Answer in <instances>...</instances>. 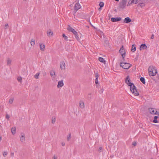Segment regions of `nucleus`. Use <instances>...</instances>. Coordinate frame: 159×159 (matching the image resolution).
<instances>
[{
    "mask_svg": "<svg viewBox=\"0 0 159 159\" xmlns=\"http://www.w3.org/2000/svg\"><path fill=\"white\" fill-rule=\"evenodd\" d=\"M71 138V134H69L67 136V140L69 141L70 140Z\"/></svg>",
    "mask_w": 159,
    "mask_h": 159,
    "instance_id": "obj_26",
    "label": "nucleus"
},
{
    "mask_svg": "<svg viewBox=\"0 0 159 159\" xmlns=\"http://www.w3.org/2000/svg\"><path fill=\"white\" fill-rule=\"evenodd\" d=\"M136 50V47L134 44L132 45L131 47V51L132 52H135Z\"/></svg>",
    "mask_w": 159,
    "mask_h": 159,
    "instance_id": "obj_19",
    "label": "nucleus"
},
{
    "mask_svg": "<svg viewBox=\"0 0 159 159\" xmlns=\"http://www.w3.org/2000/svg\"><path fill=\"white\" fill-rule=\"evenodd\" d=\"M30 44L31 46H34L35 44V40L32 39L30 42Z\"/></svg>",
    "mask_w": 159,
    "mask_h": 159,
    "instance_id": "obj_24",
    "label": "nucleus"
},
{
    "mask_svg": "<svg viewBox=\"0 0 159 159\" xmlns=\"http://www.w3.org/2000/svg\"><path fill=\"white\" fill-rule=\"evenodd\" d=\"M157 115H159V111L158 112H157Z\"/></svg>",
    "mask_w": 159,
    "mask_h": 159,
    "instance_id": "obj_53",
    "label": "nucleus"
},
{
    "mask_svg": "<svg viewBox=\"0 0 159 159\" xmlns=\"http://www.w3.org/2000/svg\"><path fill=\"white\" fill-rule=\"evenodd\" d=\"M20 134L21 135V137H20V141L22 142L25 141V137L24 134L23 133H21Z\"/></svg>",
    "mask_w": 159,
    "mask_h": 159,
    "instance_id": "obj_13",
    "label": "nucleus"
},
{
    "mask_svg": "<svg viewBox=\"0 0 159 159\" xmlns=\"http://www.w3.org/2000/svg\"><path fill=\"white\" fill-rule=\"evenodd\" d=\"M74 34L75 35H75H76V34H77V32H76V31H75V33H74Z\"/></svg>",
    "mask_w": 159,
    "mask_h": 159,
    "instance_id": "obj_45",
    "label": "nucleus"
},
{
    "mask_svg": "<svg viewBox=\"0 0 159 159\" xmlns=\"http://www.w3.org/2000/svg\"><path fill=\"white\" fill-rule=\"evenodd\" d=\"M46 75V73L45 72H44L43 74V76H45Z\"/></svg>",
    "mask_w": 159,
    "mask_h": 159,
    "instance_id": "obj_47",
    "label": "nucleus"
},
{
    "mask_svg": "<svg viewBox=\"0 0 159 159\" xmlns=\"http://www.w3.org/2000/svg\"><path fill=\"white\" fill-rule=\"evenodd\" d=\"M95 84H97L98 83V80L95 79Z\"/></svg>",
    "mask_w": 159,
    "mask_h": 159,
    "instance_id": "obj_41",
    "label": "nucleus"
},
{
    "mask_svg": "<svg viewBox=\"0 0 159 159\" xmlns=\"http://www.w3.org/2000/svg\"><path fill=\"white\" fill-rule=\"evenodd\" d=\"M99 6L100 7H102L104 6V3L103 2H100L99 3Z\"/></svg>",
    "mask_w": 159,
    "mask_h": 159,
    "instance_id": "obj_34",
    "label": "nucleus"
},
{
    "mask_svg": "<svg viewBox=\"0 0 159 159\" xmlns=\"http://www.w3.org/2000/svg\"><path fill=\"white\" fill-rule=\"evenodd\" d=\"M22 78L21 77H19L17 78L18 81L20 83H21L22 82Z\"/></svg>",
    "mask_w": 159,
    "mask_h": 159,
    "instance_id": "obj_31",
    "label": "nucleus"
},
{
    "mask_svg": "<svg viewBox=\"0 0 159 159\" xmlns=\"http://www.w3.org/2000/svg\"><path fill=\"white\" fill-rule=\"evenodd\" d=\"M9 116L7 114H6V118L9 120Z\"/></svg>",
    "mask_w": 159,
    "mask_h": 159,
    "instance_id": "obj_37",
    "label": "nucleus"
},
{
    "mask_svg": "<svg viewBox=\"0 0 159 159\" xmlns=\"http://www.w3.org/2000/svg\"><path fill=\"white\" fill-rule=\"evenodd\" d=\"M11 132L12 134H14L16 133V128L12 127L11 129Z\"/></svg>",
    "mask_w": 159,
    "mask_h": 159,
    "instance_id": "obj_22",
    "label": "nucleus"
},
{
    "mask_svg": "<svg viewBox=\"0 0 159 159\" xmlns=\"http://www.w3.org/2000/svg\"><path fill=\"white\" fill-rule=\"evenodd\" d=\"M39 47L40 50L41 51H44L45 48V45L44 44L40 43H39Z\"/></svg>",
    "mask_w": 159,
    "mask_h": 159,
    "instance_id": "obj_17",
    "label": "nucleus"
},
{
    "mask_svg": "<svg viewBox=\"0 0 159 159\" xmlns=\"http://www.w3.org/2000/svg\"><path fill=\"white\" fill-rule=\"evenodd\" d=\"M50 75L53 79H54L56 77V75L54 70H53L51 72H50Z\"/></svg>",
    "mask_w": 159,
    "mask_h": 159,
    "instance_id": "obj_16",
    "label": "nucleus"
},
{
    "mask_svg": "<svg viewBox=\"0 0 159 159\" xmlns=\"http://www.w3.org/2000/svg\"><path fill=\"white\" fill-rule=\"evenodd\" d=\"M131 21V20L129 17L125 18L124 20V22L125 23H128Z\"/></svg>",
    "mask_w": 159,
    "mask_h": 159,
    "instance_id": "obj_18",
    "label": "nucleus"
},
{
    "mask_svg": "<svg viewBox=\"0 0 159 159\" xmlns=\"http://www.w3.org/2000/svg\"><path fill=\"white\" fill-rule=\"evenodd\" d=\"M62 36L65 40H67V37L65 35V34H62Z\"/></svg>",
    "mask_w": 159,
    "mask_h": 159,
    "instance_id": "obj_32",
    "label": "nucleus"
},
{
    "mask_svg": "<svg viewBox=\"0 0 159 159\" xmlns=\"http://www.w3.org/2000/svg\"><path fill=\"white\" fill-rule=\"evenodd\" d=\"M130 90L134 95L138 96L139 95V93L137 90L136 87L134 84L130 86Z\"/></svg>",
    "mask_w": 159,
    "mask_h": 159,
    "instance_id": "obj_2",
    "label": "nucleus"
},
{
    "mask_svg": "<svg viewBox=\"0 0 159 159\" xmlns=\"http://www.w3.org/2000/svg\"><path fill=\"white\" fill-rule=\"evenodd\" d=\"M52 159H57V157L54 155L52 157Z\"/></svg>",
    "mask_w": 159,
    "mask_h": 159,
    "instance_id": "obj_39",
    "label": "nucleus"
},
{
    "mask_svg": "<svg viewBox=\"0 0 159 159\" xmlns=\"http://www.w3.org/2000/svg\"><path fill=\"white\" fill-rule=\"evenodd\" d=\"M13 100L14 99L13 98H11L9 100V103L10 104H11L13 102Z\"/></svg>",
    "mask_w": 159,
    "mask_h": 159,
    "instance_id": "obj_30",
    "label": "nucleus"
},
{
    "mask_svg": "<svg viewBox=\"0 0 159 159\" xmlns=\"http://www.w3.org/2000/svg\"><path fill=\"white\" fill-rule=\"evenodd\" d=\"M60 68L62 70H64L65 69V64L63 61H61L60 63Z\"/></svg>",
    "mask_w": 159,
    "mask_h": 159,
    "instance_id": "obj_10",
    "label": "nucleus"
},
{
    "mask_svg": "<svg viewBox=\"0 0 159 159\" xmlns=\"http://www.w3.org/2000/svg\"><path fill=\"white\" fill-rule=\"evenodd\" d=\"M99 149H100V150H102V147H100V148H99Z\"/></svg>",
    "mask_w": 159,
    "mask_h": 159,
    "instance_id": "obj_50",
    "label": "nucleus"
},
{
    "mask_svg": "<svg viewBox=\"0 0 159 159\" xmlns=\"http://www.w3.org/2000/svg\"><path fill=\"white\" fill-rule=\"evenodd\" d=\"M149 112L151 114H157V111H156L154 110V109L152 108H149Z\"/></svg>",
    "mask_w": 159,
    "mask_h": 159,
    "instance_id": "obj_9",
    "label": "nucleus"
},
{
    "mask_svg": "<svg viewBox=\"0 0 159 159\" xmlns=\"http://www.w3.org/2000/svg\"><path fill=\"white\" fill-rule=\"evenodd\" d=\"M138 0H130V1H131V3H134L136 4L137 3V1Z\"/></svg>",
    "mask_w": 159,
    "mask_h": 159,
    "instance_id": "obj_27",
    "label": "nucleus"
},
{
    "mask_svg": "<svg viewBox=\"0 0 159 159\" xmlns=\"http://www.w3.org/2000/svg\"><path fill=\"white\" fill-rule=\"evenodd\" d=\"M50 34L51 35H52V32H51L50 31Z\"/></svg>",
    "mask_w": 159,
    "mask_h": 159,
    "instance_id": "obj_52",
    "label": "nucleus"
},
{
    "mask_svg": "<svg viewBox=\"0 0 159 159\" xmlns=\"http://www.w3.org/2000/svg\"><path fill=\"white\" fill-rule=\"evenodd\" d=\"M56 121V118L55 117H52V118L51 122L52 123L54 124Z\"/></svg>",
    "mask_w": 159,
    "mask_h": 159,
    "instance_id": "obj_23",
    "label": "nucleus"
},
{
    "mask_svg": "<svg viewBox=\"0 0 159 159\" xmlns=\"http://www.w3.org/2000/svg\"><path fill=\"white\" fill-rule=\"evenodd\" d=\"M139 6L141 7H142L144 6V4L143 3H140L139 4Z\"/></svg>",
    "mask_w": 159,
    "mask_h": 159,
    "instance_id": "obj_38",
    "label": "nucleus"
},
{
    "mask_svg": "<svg viewBox=\"0 0 159 159\" xmlns=\"http://www.w3.org/2000/svg\"><path fill=\"white\" fill-rule=\"evenodd\" d=\"M99 9H101V8H99Z\"/></svg>",
    "mask_w": 159,
    "mask_h": 159,
    "instance_id": "obj_55",
    "label": "nucleus"
},
{
    "mask_svg": "<svg viewBox=\"0 0 159 159\" xmlns=\"http://www.w3.org/2000/svg\"><path fill=\"white\" fill-rule=\"evenodd\" d=\"M157 116H155L154 117V120H153V122L154 123H156L158 122L157 119Z\"/></svg>",
    "mask_w": 159,
    "mask_h": 159,
    "instance_id": "obj_25",
    "label": "nucleus"
},
{
    "mask_svg": "<svg viewBox=\"0 0 159 159\" xmlns=\"http://www.w3.org/2000/svg\"><path fill=\"white\" fill-rule=\"evenodd\" d=\"M95 77L96 79L98 80V78L99 77V75L98 73H97L95 74Z\"/></svg>",
    "mask_w": 159,
    "mask_h": 159,
    "instance_id": "obj_33",
    "label": "nucleus"
},
{
    "mask_svg": "<svg viewBox=\"0 0 159 159\" xmlns=\"http://www.w3.org/2000/svg\"><path fill=\"white\" fill-rule=\"evenodd\" d=\"M8 26V24L7 23L6 24L5 26V29H7V27Z\"/></svg>",
    "mask_w": 159,
    "mask_h": 159,
    "instance_id": "obj_36",
    "label": "nucleus"
},
{
    "mask_svg": "<svg viewBox=\"0 0 159 159\" xmlns=\"http://www.w3.org/2000/svg\"><path fill=\"white\" fill-rule=\"evenodd\" d=\"M119 51L123 59H124L125 56V50L124 49L123 46H122L121 47Z\"/></svg>",
    "mask_w": 159,
    "mask_h": 159,
    "instance_id": "obj_5",
    "label": "nucleus"
},
{
    "mask_svg": "<svg viewBox=\"0 0 159 159\" xmlns=\"http://www.w3.org/2000/svg\"><path fill=\"white\" fill-rule=\"evenodd\" d=\"M116 1H117V2H118L119 1V0H115Z\"/></svg>",
    "mask_w": 159,
    "mask_h": 159,
    "instance_id": "obj_54",
    "label": "nucleus"
},
{
    "mask_svg": "<svg viewBox=\"0 0 159 159\" xmlns=\"http://www.w3.org/2000/svg\"><path fill=\"white\" fill-rule=\"evenodd\" d=\"M47 34L48 36L49 35H50V31H47Z\"/></svg>",
    "mask_w": 159,
    "mask_h": 159,
    "instance_id": "obj_44",
    "label": "nucleus"
},
{
    "mask_svg": "<svg viewBox=\"0 0 159 159\" xmlns=\"http://www.w3.org/2000/svg\"><path fill=\"white\" fill-rule=\"evenodd\" d=\"M98 60L100 61L103 63H105L106 62L105 61L102 57H99L98 58Z\"/></svg>",
    "mask_w": 159,
    "mask_h": 159,
    "instance_id": "obj_20",
    "label": "nucleus"
},
{
    "mask_svg": "<svg viewBox=\"0 0 159 159\" xmlns=\"http://www.w3.org/2000/svg\"><path fill=\"white\" fill-rule=\"evenodd\" d=\"M148 71L150 76H154L157 72V70L155 66H152L148 68Z\"/></svg>",
    "mask_w": 159,
    "mask_h": 159,
    "instance_id": "obj_1",
    "label": "nucleus"
},
{
    "mask_svg": "<svg viewBox=\"0 0 159 159\" xmlns=\"http://www.w3.org/2000/svg\"><path fill=\"white\" fill-rule=\"evenodd\" d=\"M154 35L153 34H152L151 37V39H154Z\"/></svg>",
    "mask_w": 159,
    "mask_h": 159,
    "instance_id": "obj_42",
    "label": "nucleus"
},
{
    "mask_svg": "<svg viewBox=\"0 0 159 159\" xmlns=\"http://www.w3.org/2000/svg\"><path fill=\"white\" fill-rule=\"evenodd\" d=\"M2 139V137L0 136V142L1 141Z\"/></svg>",
    "mask_w": 159,
    "mask_h": 159,
    "instance_id": "obj_51",
    "label": "nucleus"
},
{
    "mask_svg": "<svg viewBox=\"0 0 159 159\" xmlns=\"http://www.w3.org/2000/svg\"><path fill=\"white\" fill-rule=\"evenodd\" d=\"M131 66V64L126 62H121L120 64V66L124 69H128Z\"/></svg>",
    "mask_w": 159,
    "mask_h": 159,
    "instance_id": "obj_3",
    "label": "nucleus"
},
{
    "mask_svg": "<svg viewBox=\"0 0 159 159\" xmlns=\"http://www.w3.org/2000/svg\"><path fill=\"white\" fill-rule=\"evenodd\" d=\"M75 37L76 38V39L78 40H80V39H79V38L78 36V34H76V35H75Z\"/></svg>",
    "mask_w": 159,
    "mask_h": 159,
    "instance_id": "obj_35",
    "label": "nucleus"
},
{
    "mask_svg": "<svg viewBox=\"0 0 159 159\" xmlns=\"http://www.w3.org/2000/svg\"><path fill=\"white\" fill-rule=\"evenodd\" d=\"M61 145L62 146H64L65 145V143L64 142H62L61 143Z\"/></svg>",
    "mask_w": 159,
    "mask_h": 159,
    "instance_id": "obj_43",
    "label": "nucleus"
},
{
    "mask_svg": "<svg viewBox=\"0 0 159 159\" xmlns=\"http://www.w3.org/2000/svg\"><path fill=\"white\" fill-rule=\"evenodd\" d=\"M67 30L71 32L73 34L74 33H75V32L76 31L74 29L72 28L70 26V25H68L67 28Z\"/></svg>",
    "mask_w": 159,
    "mask_h": 159,
    "instance_id": "obj_12",
    "label": "nucleus"
},
{
    "mask_svg": "<svg viewBox=\"0 0 159 159\" xmlns=\"http://www.w3.org/2000/svg\"><path fill=\"white\" fill-rule=\"evenodd\" d=\"M39 73H37L34 75V76L35 79H37L39 78Z\"/></svg>",
    "mask_w": 159,
    "mask_h": 159,
    "instance_id": "obj_29",
    "label": "nucleus"
},
{
    "mask_svg": "<svg viewBox=\"0 0 159 159\" xmlns=\"http://www.w3.org/2000/svg\"><path fill=\"white\" fill-rule=\"evenodd\" d=\"M147 48V46L145 44H142L140 47V50H142L145 49Z\"/></svg>",
    "mask_w": 159,
    "mask_h": 159,
    "instance_id": "obj_15",
    "label": "nucleus"
},
{
    "mask_svg": "<svg viewBox=\"0 0 159 159\" xmlns=\"http://www.w3.org/2000/svg\"><path fill=\"white\" fill-rule=\"evenodd\" d=\"M141 81L143 84H145V79L143 77H142L140 78V79Z\"/></svg>",
    "mask_w": 159,
    "mask_h": 159,
    "instance_id": "obj_28",
    "label": "nucleus"
},
{
    "mask_svg": "<svg viewBox=\"0 0 159 159\" xmlns=\"http://www.w3.org/2000/svg\"><path fill=\"white\" fill-rule=\"evenodd\" d=\"M121 18H111V21L112 22L118 21L121 20Z\"/></svg>",
    "mask_w": 159,
    "mask_h": 159,
    "instance_id": "obj_14",
    "label": "nucleus"
},
{
    "mask_svg": "<svg viewBox=\"0 0 159 159\" xmlns=\"http://www.w3.org/2000/svg\"><path fill=\"white\" fill-rule=\"evenodd\" d=\"M136 144V143H133V145H134V146H135Z\"/></svg>",
    "mask_w": 159,
    "mask_h": 159,
    "instance_id": "obj_48",
    "label": "nucleus"
},
{
    "mask_svg": "<svg viewBox=\"0 0 159 159\" xmlns=\"http://www.w3.org/2000/svg\"><path fill=\"white\" fill-rule=\"evenodd\" d=\"M127 2V0H122L119 4L120 8L123 9L125 7Z\"/></svg>",
    "mask_w": 159,
    "mask_h": 159,
    "instance_id": "obj_4",
    "label": "nucleus"
},
{
    "mask_svg": "<svg viewBox=\"0 0 159 159\" xmlns=\"http://www.w3.org/2000/svg\"><path fill=\"white\" fill-rule=\"evenodd\" d=\"M13 155H14V153L13 152L11 153V156H13Z\"/></svg>",
    "mask_w": 159,
    "mask_h": 159,
    "instance_id": "obj_49",
    "label": "nucleus"
},
{
    "mask_svg": "<svg viewBox=\"0 0 159 159\" xmlns=\"http://www.w3.org/2000/svg\"><path fill=\"white\" fill-rule=\"evenodd\" d=\"M81 6L79 3H76L74 8V12L75 13L79 9L81 8Z\"/></svg>",
    "mask_w": 159,
    "mask_h": 159,
    "instance_id": "obj_6",
    "label": "nucleus"
},
{
    "mask_svg": "<svg viewBox=\"0 0 159 159\" xmlns=\"http://www.w3.org/2000/svg\"><path fill=\"white\" fill-rule=\"evenodd\" d=\"M125 82L129 86H132V85H134L133 83L130 82V79L129 76L127 77L125 80Z\"/></svg>",
    "mask_w": 159,
    "mask_h": 159,
    "instance_id": "obj_7",
    "label": "nucleus"
},
{
    "mask_svg": "<svg viewBox=\"0 0 159 159\" xmlns=\"http://www.w3.org/2000/svg\"><path fill=\"white\" fill-rule=\"evenodd\" d=\"M7 155V153L6 152H3V156H4V157H5L6 156V155Z\"/></svg>",
    "mask_w": 159,
    "mask_h": 159,
    "instance_id": "obj_40",
    "label": "nucleus"
},
{
    "mask_svg": "<svg viewBox=\"0 0 159 159\" xmlns=\"http://www.w3.org/2000/svg\"><path fill=\"white\" fill-rule=\"evenodd\" d=\"M11 60L9 58L7 59V65H10L11 64Z\"/></svg>",
    "mask_w": 159,
    "mask_h": 159,
    "instance_id": "obj_21",
    "label": "nucleus"
},
{
    "mask_svg": "<svg viewBox=\"0 0 159 159\" xmlns=\"http://www.w3.org/2000/svg\"><path fill=\"white\" fill-rule=\"evenodd\" d=\"M79 106L81 109L84 108L85 106L84 102L82 101H80L79 102Z\"/></svg>",
    "mask_w": 159,
    "mask_h": 159,
    "instance_id": "obj_11",
    "label": "nucleus"
},
{
    "mask_svg": "<svg viewBox=\"0 0 159 159\" xmlns=\"http://www.w3.org/2000/svg\"><path fill=\"white\" fill-rule=\"evenodd\" d=\"M64 85L63 80H61L58 81L57 86L58 88H60L63 86Z\"/></svg>",
    "mask_w": 159,
    "mask_h": 159,
    "instance_id": "obj_8",
    "label": "nucleus"
},
{
    "mask_svg": "<svg viewBox=\"0 0 159 159\" xmlns=\"http://www.w3.org/2000/svg\"><path fill=\"white\" fill-rule=\"evenodd\" d=\"M100 91H101L102 93L103 92V89H101Z\"/></svg>",
    "mask_w": 159,
    "mask_h": 159,
    "instance_id": "obj_46",
    "label": "nucleus"
}]
</instances>
